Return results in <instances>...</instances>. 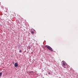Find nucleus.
Listing matches in <instances>:
<instances>
[{
  "instance_id": "f257e3e1",
  "label": "nucleus",
  "mask_w": 78,
  "mask_h": 78,
  "mask_svg": "<svg viewBox=\"0 0 78 78\" xmlns=\"http://www.w3.org/2000/svg\"><path fill=\"white\" fill-rule=\"evenodd\" d=\"M62 66L63 67L66 68V69H68V68L69 67V66L67 64V63H66V62L64 61H62Z\"/></svg>"
},
{
  "instance_id": "f03ea898",
  "label": "nucleus",
  "mask_w": 78,
  "mask_h": 78,
  "mask_svg": "<svg viewBox=\"0 0 78 78\" xmlns=\"http://www.w3.org/2000/svg\"><path fill=\"white\" fill-rule=\"evenodd\" d=\"M45 47H47V48H48L49 50H50V51H53V49H52L51 48V47H50L49 46L46 45L45 46Z\"/></svg>"
},
{
  "instance_id": "7ed1b4c3",
  "label": "nucleus",
  "mask_w": 78,
  "mask_h": 78,
  "mask_svg": "<svg viewBox=\"0 0 78 78\" xmlns=\"http://www.w3.org/2000/svg\"><path fill=\"white\" fill-rule=\"evenodd\" d=\"M18 66V64L17 63H16L15 64V67H17Z\"/></svg>"
},
{
  "instance_id": "20e7f679",
  "label": "nucleus",
  "mask_w": 78,
  "mask_h": 78,
  "mask_svg": "<svg viewBox=\"0 0 78 78\" xmlns=\"http://www.w3.org/2000/svg\"><path fill=\"white\" fill-rule=\"evenodd\" d=\"M2 73H3L2 72L0 73V77H1V76H2Z\"/></svg>"
},
{
  "instance_id": "39448f33",
  "label": "nucleus",
  "mask_w": 78,
  "mask_h": 78,
  "mask_svg": "<svg viewBox=\"0 0 78 78\" xmlns=\"http://www.w3.org/2000/svg\"><path fill=\"white\" fill-rule=\"evenodd\" d=\"M28 48L29 49H30V48H31L30 47V46H28Z\"/></svg>"
},
{
  "instance_id": "423d86ee",
  "label": "nucleus",
  "mask_w": 78,
  "mask_h": 78,
  "mask_svg": "<svg viewBox=\"0 0 78 78\" xmlns=\"http://www.w3.org/2000/svg\"><path fill=\"white\" fill-rule=\"evenodd\" d=\"M19 52H20V53H21V52H22V50H20L19 51Z\"/></svg>"
},
{
  "instance_id": "0eeeda50",
  "label": "nucleus",
  "mask_w": 78,
  "mask_h": 78,
  "mask_svg": "<svg viewBox=\"0 0 78 78\" xmlns=\"http://www.w3.org/2000/svg\"><path fill=\"white\" fill-rule=\"evenodd\" d=\"M31 33H32V34H34V32L33 31L31 32Z\"/></svg>"
},
{
  "instance_id": "6e6552de",
  "label": "nucleus",
  "mask_w": 78,
  "mask_h": 78,
  "mask_svg": "<svg viewBox=\"0 0 78 78\" xmlns=\"http://www.w3.org/2000/svg\"><path fill=\"white\" fill-rule=\"evenodd\" d=\"M50 73H51L50 72H48V74L49 75H50Z\"/></svg>"
},
{
  "instance_id": "1a4fd4ad",
  "label": "nucleus",
  "mask_w": 78,
  "mask_h": 78,
  "mask_svg": "<svg viewBox=\"0 0 78 78\" xmlns=\"http://www.w3.org/2000/svg\"><path fill=\"white\" fill-rule=\"evenodd\" d=\"M13 64H14V62H13Z\"/></svg>"
}]
</instances>
